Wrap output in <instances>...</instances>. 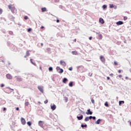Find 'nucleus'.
Here are the masks:
<instances>
[{
  "mask_svg": "<svg viewBox=\"0 0 131 131\" xmlns=\"http://www.w3.org/2000/svg\"><path fill=\"white\" fill-rule=\"evenodd\" d=\"M8 8L11 11L12 13L15 14H17V10L15 7L12 5H9Z\"/></svg>",
  "mask_w": 131,
  "mask_h": 131,
  "instance_id": "1",
  "label": "nucleus"
},
{
  "mask_svg": "<svg viewBox=\"0 0 131 131\" xmlns=\"http://www.w3.org/2000/svg\"><path fill=\"white\" fill-rule=\"evenodd\" d=\"M100 60L101 61H102V63H105L106 62V59L104 56L101 55L100 56Z\"/></svg>",
  "mask_w": 131,
  "mask_h": 131,
  "instance_id": "2",
  "label": "nucleus"
},
{
  "mask_svg": "<svg viewBox=\"0 0 131 131\" xmlns=\"http://www.w3.org/2000/svg\"><path fill=\"white\" fill-rule=\"evenodd\" d=\"M38 89L41 93H43V86H38Z\"/></svg>",
  "mask_w": 131,
  "mask_h": 131,
  "instance_id": "3",
  "label": "nucleus"
},
{
  "mask_svg": "<svg viewBox=\"0 0 131 131\" xmlns=\"http://www.w3.org/2000/svg\"><path fill=\"white\" fill-rule=\"evenodd\" d=\"M30 52H31L30 50H28L26 52V55L24 56L25 58H26L27 57H29L30 56Z\"/></svg>",
  "mask_w": 131,
  "mask_h": 131,
  "instance_id": "4",
  "label": "nucleus"
},
{
  "mask_svg": "<svg viewBox=\"0 0 131 131\" xmlns=\"http://www.w3.org/2000/svg\"><path fill=\"white\" fill-rule=\"evenodd\" d=\"M6 78H7L8 79L11 80V79H12L13 77H12V76H11L10 74H8L6 75Z\"/></svg>",
  "mask_w": 131,
  "mask_h": 131,
  "instance_id": "5",
  "label": "nucleus"
},
{
  "mask_svg": "<svg viewBox=\"0 0 131 131\" xmlns=\"http://www.w3.org/2000/svg\"><path fill=\"white\" fill-rule=\"evenodd\" d=\"M86 114L87 115H92L93 114V112L92 111H91L90 109H88V112H86Z\"/></svg>",
  "mask_w": 131,
  "mask_h": 131,
  "instance_id": "6",
  "label": "nucleus"
},
{
  "mask_svg": "<svg viewBox=\"0 0 131 131\" xmlns=\"http://www.w3.org/2000/svg\"><path fill=\"white\" fill-rule=\"evenodd\" d=\"M92 119V116H90V117H86L85 118L84 121L86 122V121H89V120H91Z\"/></svg>",
  "mask_w": 131,
  "mask_h": 131,
  "instance_id": "7",
  "label": "nucleus"
},
{
  "mask_svg": "<svg viewBox=\"0 0 131 131\" xmlns=\"http://www.w3.org/2000/svg\"><path fill=\"white\" fill-rule=\"evenodd\" d=\"M21 122L23 125H25L26 124V120L24 118H21Z\"/></svg>",
  "mask_w": 131,
  "mask_h": 131,
  "instance_id": "8",
  "label": "nucleus"
},
{
  "mask_svg": "<svg viewBox=\"0 0 131 131\" xmlns=\"http://www.w3.org/2000/svg\"><path fill=\"white\" fill-rule=\"evenodd\" d=\"M60 63L61 65L63 66L64 67L66 66V63L65 62V61H63L62 60H61L60 61Z\"/></svg>",
  "mask_w": 131,
  "mask_h": 131,
  "instance_id": "9",
  "label": "nucleus"
},
{
  "mask_svg": "<svg viewBox=\"0 0 131 131\" xmlns=\"http://www.w3.org/2000/svg\"><path fill=\"white\" fill-rule=\"evenodd\" d=\"M83 115H81V116H77V119H78V120H82V119H83Z\"/></svg>",
  "mask_w": 131,
  "mask_h": 131,
  "instance_id": "10",
  "label": "nucleus"
},
{
  "mask_svg": "<svg viewBox=\"0 0 131 131\" xmlns=\"http://www.w3.org/2000/svg\"><path fill=\"white\" fill-rule=\"evenodd\" d=\"M38 124H39V126H40L41 127H42V126H43V122L42 121H39L38 122Z\"/></svg>",
  "mask_w": 131,
  "mask_h": 131,
  "instance_id": "11",
  "label": "nucleus"
},
{
  "mask_svg": "<svg viewBox=\"0 0 131 131\" xmlns=\"http://www.w3.org/2000/svg\"><path fill=\"white\" fill-rule=\"evenodd\" d=\"M99 22L102 24H103L104 23V20L102 18H99Z\"/></svg>",
  "mask_w": 131,
  "mask_h": 131,
  "instance_id": "12",
  "label": "nucleus"
},
{
  "mask_svg": "<svg viewBox=\"0 0 131 131\" xmlns=\"http://www.w3.org/2000/svg\"><path fill=\"white\" fill-rule=\"evenodd\" d=\"M116 24H117L118 26L122 25L123 24V22L122 21H119L117 22Z\"/></svg>",
  "mask_w": 131,
  "mask_h": 131,
  "instance_id": "13",
  "label": "nucleus"
},
{
  "mask_svg": "<svg viewBox=\"0 0 131 131\" xmlns=\"http://www.w3.org/2000/svg\"><path fill=\"white\" fill-rule=\"evenodd\" d=\"M16 77V80L18 82L22 81V78L20 77Z\"/></svg>",
  "mask_w": 131,
  "mask_h": 131,
  "instance_id": "14",
  "label": "nucleus"
},
{
  "mask_svg": "<svg viewBox=\"0 0 131 131\" xmlns=\"http://www.w3.org/2000/svg\"><path fill=\"white\" fill-rule=\"evenodd\" d=\"M67 81H68V79L66 78H64L62 81L63 83H66V82Z\"/></svg>",
  "mask_w": 131,
  "mask_h": 131,
  "instance_id": "15",
  "label": "nucleus"
},
{
  "mask_svg": "<svg viewBox=\"0 0 131 131\" xmlns=\"http://www.w3.org/2000/svg\"><path fill=\"white\" fill-rule=\"evenodd\" d=\"M72 54L74 55H77L78 52L77 51H72Z\"/></svg>",
  "mask_w": 131,
  "mask_h": 131,
  "instance_id": "16",
  "label": "nucleus"
},
{
  "mask_svg": "<svg viewBox=\"0 0 131 131\" xmlns=\"http://www.w3.org/2000/svg\"><path fill=\"white\" fill-rule=\"evenodd\" d=\"M56 108V106L55 105L51 106V109L53 111L55 110Z\"/></svg>",
  "mask_w": 131,
  "mask_h": 131,
  "instance_id": "17",
  "label": "nucleus"
},
{
  "mask_svg": "<svg viewBox=\"0 0 131 131\" xmlns=\"http://www.w3.org/2000/svg\"><path fill=\"white\" fill-rule=\"evenodd\" d=\"M41 12H46L47 11V9L46 8H41Z\"/></svg>",
  "mask_w": 131,
  "mask_h": 131,
  "instance_id": "18",
  "label": "nucleus"
},
{
  "mask_svg": "<svg viewBox=\"0 0 131 131\" xmlns=\"http://www.w3.org/2000/svg\"><path fill=\"white\" fill-rule=\"evenodd\" d=\"M64 102H68V100H69V99H68V97H64Z\"/></svg>",
  "mask_w": 131,
  "mask_h": 131,
  "instance_id": "19",
  "label": "nucleus"
},
{
  "mask_svg": "<svg viewBox=\"0 0 131 131\" xmlns=\"http://www.w3.org/2000/svg\"><path fill=\"white\" fill-rule=\"evenodd\" d=\"M69 85L70 87H73V82H70L69 84Z\"/></svg>",
  "mask_w": 131,
  "mask_h": 131,
  "instance_id": "20",
  "label": "nucleus"
},
{
  "mask_svg": "<svg viewBox=\"0 0 131 131\" xmlns=\"http://www.w3.org/2000/svg\"><path fill=\"white\" fill-rule=\"evenodd\" d=\"M30 62L31 63H32L33 64H34L35 66H36V64L34 62H33V59H30Z\"/></svg>",
  "mask_w": 131,
  "mask_h": 131,
  "instance_id": "21",
  "label": "nucleus"
},
{
  "mask_svg": "<svg viewBox=\"0 0 131 131\" xmlns=\"http://www.w3.org/2000/svg\"><path fill=\"white\" fill-rule=\"evenodd\" d=\"M101 122V119H98L97 120V121H96V124H99Z\"/></svg>",
  "mask_w": 131,
  "mask_h": 131,
  "instance_id": "22",
  "label": "nucleus"
},
{
  "mask_svg": "<svg viewBox=\"0 0 131 131\" xmlns=\"http://www.w3.org/2000/svg\"><path fill=\"white\" fill-rule=\"evenodd\" d=\"M124 101H119V105L121 106V105L122 104H124Z\"/></svg>",
  "mask_w": 131,
  "mask_h": 131,
  "instance_id": "23",
  "label": "nucleus"
},
{
  "mask_svg": "<svg viewBox=\"0 0 131 131\" xmlns=\"http://www.w3.org/2000/svg\"><path fill=\"white\" fill-rule=\"evenodd\" d=\"M63 72V70L62 69H60L59 71H58V73H60V74H61L62 72Z\"/></svg>",
  "mask_w": 131,
  "mask_h": 131,
  "instance_id": "24",
  "label": "nucleus"
},
{
  "mask_svg": "<svg viewBox=\"0 0 131 131\" xmlns=\"http://www.w3.org/2000/svg\"><path fill=\"white\" fill-rule=\"evenodd\" d=\"M81 127H86L87 125L86 124H85V125L82 124V125H81Z\"/></svg>",
  "mask_w": 131,
  "mask_h": 131,
  "instance_id": "25",
  "label": "nucleus"
},
{
  "mask_svg": "<svg viewBox=\"0 0 131 131\" xmlns=\"http://www.w3.org/2000/svg\"><path fill=\"white\" fill-rule=\"evenodd\" d=\"M114 5H113V4H111V5H110V8H114Z\"/></svg>",
  "mask_w": 131,
  "mask_h": 131,
  "instance_id": "26",
  "label": "nucleus"
},
{
  "mask_svg": "<svg viewBox=\"0 0 131 131\" xmlns=\"http://www.w3.org/2000/svg\"><path fill=\"white\" fill-rule=\"evenodd\" d=\"M48 70H49V71H53V68L52 67H49V68L48 69Z\"/></svg>",
  "mask_w": 131,
  "mask_h": 131,
  "instance_id": "27",
  "label": "nucleus"
},
{
  "mask_svg": "<svg viewBox=\"0 0 131 131\" xmlns=\"http://www.w3.org/2000/svg\"><path fill=\"white\" fill-rule=\"evenodd\" d=\"M27 124L29 126H30L31 125V122H27Z\"/></svg>",
  "mask_w": 131,
  "mask_h": 131,
  "instance_id": "28",
  "label": "nucleus"
},
{
  "mask_svg": "<svg viewBox=\"0 0 131 131\" xmlns=\"http://www.w3.org/2000/svg\"><path fill=\"white\" fill-rule=\"evenodd\" d=\"M103 8V9H106L107 8V6L105 5H104L103 6H102Z\"/></svg>",
  "mask_w": 131,
  "mask_h": 131,
  "instance_id": "29",
  "label": "nucleus"
},
{
  "mask_svg": "<svg viewBox=\"0 0 131 131\" xmlns=\"http://www.w3.org/2000/svg\"><path fill=\"white\" fill-rule=\"evenodd\" d=\"M124 20H126L127 19V16H124Z\"/></svg>",
  "mask_w": 131,
  "mask_h": 131,
  "instance_id": "30",
  "label": "nucleus"
},
{
  "mask_svg": "<svg viewBox=\"0 0 131 131\" xmlns=\"http://www.w3.org/2000/svg\"><path fill=\"white\" fill-rule=\"evenodd\" d=\"M29 105V103L28 102H27L25 103V105L26 106H28Z\"/></svg>",
  "mask_w": 131,
  "mask_h": 131,
  "instance_id": "31",
  "label": "nucleus"
},
{
  "mask_svg": "<svg viewBox=\"0 0 131 131\" xmlns=\"http://www.w3.org/2000/svg\"><path fill=\"white\" fill-rule=\"evenodd\" d=\"M9 33L10 35H13V32L12 31H9Z\"/></svg>",
  "mask_w": 131,
  "mask_h": 131,
  "instance_id": "32",
  "label": "nucleus"
},
{
  "mask_svg": "<svg viewBox=\"0 0 131 131\" xmlns=\"http://www.w3.org/2000/svg\"><path fill=\"white\" fill-rule=\"evenodd\" d=\"M48 100H46L44 101V103H45V104H47V103H48Z\"/></svg>",
  "mask_w": 131,
  "mask_h": 131,
  "instance_id": "33",
  "label": "nucleus"
},
{
  "mask_svg": "<svg viewBox=\"0 0 131 131\" xmlns=\"http://www.w3.org/2000/svg\"><path fill=\"white\" fill-rule=\"evenodd\" d=\"M2 13H3V10L1 8H0V14H2Z\"/></svg>",
  "mask_w": 131,
  "mask_h": 131,
  "instance_id": "34",
  "label": "nucleus"
},
{
  "mask_svg": "<svg viewBox=\"0 0 131 131\" xmlns=\"http://www.w3.org/2000/svg\"><path fill=\"white\" fill-rule=\"evenodd\" d=\"M61 69H60V68L59 67H57L56 68V70L58 71H59L60 70H61Z\"/></svg>",
  "mask_w": 131,
  "mask_h": 131,
  "instance_id": "35",
  "label": "nucleus"
},
{
  "mask_svg": "<svg viewBox=\"0 0 131 131\" xmlns=\"http://www.w3.org/2000/svg\"><path fill=\"white\" fill-rule=\"evenodd\" d=\"M114 64H115V66L118 65V62H117V61H114Z\"/></svg>",
  "mask_w": 131,
  "mask_h": 131,
  "instance_id": "36",
  "label": "nucleus"
},
{
  "mask_svg": "<svg viewBox=\"0 0 131 131\" xmlns=\"http://www.w3.org/2000/svg\"><path fill=\"white\" fill-rule=\"evenodd\" d=\"M1 88H4V87H5V84H1Z\"/></svg>",
  "mask_w": 131,
  "mask_h": 131,
  "instance_id": "37",
  "label": "nucleus"
},
{
  "mask_svg": "<svg viewBox=\"0 0 131 131\" xmlns=\"http://www.w3.org/2000/svg\"><path fill=\"white\" fill-rule=\"evenodd\" d=\"M92 102L93 103V104H95V100L94 99H92Z\"/></svg>",
  "mask_w": 131,
  "mask_h": 131,
  "instance_id": "38",
  "label": "nucleus"
},
{
  "mask_svg": "<svg viewBox=\"0 0 131 131\" xmlns=\"http://www.w3.org/2000/svg\"><path fill=\"white\" fill-rule=\"evenodd\" d=\"M92 119H93L94 120H96V117H92Z\"/></svg>",
  "mask_w": 131,
  "mask_h": 131,
  "instance_id": "39",
  "label": "nucleus"
},
{
  "mask_svg": "<svg viewBox=\"0 0 131 131\" xmlns=\"http://www.w3.org/2000/svg\"><path fill=\"white\" fill-rule=\"evenodd\" d=\"M28 16H25V17H24V19H25V20L28 19Z\"/></svg>",
  "mask_w": 131,
  "mask_h": 131,
  "instance_id": "40",
  "label": "nucleus"
},
{
  "mask_svg": "<svg viewBox=\"0 0 131 131\" xmlns=\"http://www.w3.org/2000/svg\"><path fill=\"white\" fill-rule=\"evenodd\" d=\"M31 28H29L28 29V32H30V31H31Z\"/></svg>",
  "mask_w": 131,
  "mask_h": 131,
  "instance_id": "41",
  "label": "nucleus"
},
{
  "mask_svg": "<svg viewBox=\"0 0 131 131\" xmlns=\"http://www.w3.org/2000/svg\"><path fill=\"white\" fill-rule=\"evenodd\" d=\"M104 105H105V106H108V104L107 103H105L104 104Z\"/></svg>",
  "mask_w": 131,
  "mask_h": 131,
  "instance_id": "42",
  "label": "nucleus"
},
{
  "mask_svg": "<svg viewBox=\"0 0 131 131\" xmlns=\"http://www.w3.org/2000/svg\"><path fill=\"white\" fill-rule=\"evenodd\" d=\"M72 70H73V68L72 67L69 68V70H70V71H72Z\"/></svg>",
  "mask_w": 131,
  "mask_h": 131,
  "instance_id": "43",
  "label": "nucleus"
},
{
  "mask_svg": "<svg viewBox=\"0 0 131 131\" xmlns=\"http://www.w3.org/2000/svg\"><path fill=\"white\" fill-rule=\"evenodd\" d=\"M8 89H9L10 90H11V91H14V89H11V88H8Z\"/></svg>",
  "mask_w": 131,
  "mask_h": 131,
  "instance_id": "44",
  "label": "nucleus"
},
{
  "mask_svg": "<svg viewBox=\"0 0 131 131\" xmlns=\"http://www.w3.org/2000/svg\"><path fill=\"white\" fill-rule=\"evenodd\" d=\"M110 76H111V77H113V76H114L113 74H110Z\"/></svg>",
  "mask_w": 131,
  "mask_h": 131,
  "instance_id": "45",
  "label": "nucleus"
},
{
  "mask_svg": "<svg viewBox=\"0 0 131 131\" xmlns=\"http://www.w3.org/2000/svg\"><path fill=\"white\" fill-rule=\"evenodd\" d=\"M118 77H119V78H122V75H118Z\"/></svg>",
  "mask_w": 131,
  "mask_h": 131,
  "instance_id": "46",
  "label": "nucleus"
},
{
  "mask_svg": "<svg viewBox=\"0 0 131 131\" xmlns=\"http://www.w3.org/2000/svg\"><path fill=\"white\" fill-rule=\"evenodd\" d=\"M106 78H107V80H110V77H107Z\"/></svg>",
  "mask_w": 131,
  "mask_h": 131,
  "instance_id": "47",
  "label": "nucleus"
},
{
  "mask_svg": "<svg viewBox=\"0 0 131 131\" xmlns=\"http://www.w3.org/2000/svg\"><path fill=\"white\" fill-rule=\"evenodd\" d=\"M5 111H6V107H4L3 111L5 112Z\"/></svg>",
  "mask_w": 131,
  "mask_h": 131,
  "instance_id": "48",
  "label": "nucleus"
},
{
  "mask_svg": "<svg viewBox=\"0 0 131 131\" xmlns=\"http://www.w3.org/2000/svg\"><path fill=\"white\" fill-rule=\"evenodd\" d=\"M45 28V27L43 26H42L41 27H40V29H44Z\"/></svg>",
  "mask_w": 131,
  "mask_h": 131,
  "instance_id": "49",
  "label": "nucleus"
},
{
  "mask_svg": "<svg viewBox=\"0 0 131 131\" xmlns=\"http://www.w3.org/2000/svg\"><path fill=\"white\" fill-rule=\"evenodd\" d=\"M15 110H16V111H19V107H16V108H15Z\"/></svg>",
  "mask_w": 131,
  "mask_h": 131,
  "instance_id": "50",
  "label": "nucleus"
},
{
  "mask_svg": "<svg viewBox=\"0 0 131 131\" xmlns=\"http://www.w3.org/2000/svg\"><path fill=\"white\" fill-rule=\"evenodd\" d=\"M56 22H57V23H59V19H57Z\"/></svg>",
  "mask_w": 131,
  "mask_h": 131,
  "instance_id": "51",
  "label": "nucleus"
},
{
  "mask_svg": "<svg viewBox=\"0 0 131 131\" xmlns=\"http://www.w3.org/2000/svg\"><path fill=\"white\" fill-rule=\"evenodd\" d=\"M121 72V70H119L118 71V73H120Z\"/></svg>",
  "mask_w": 131,
  "mask_h": 131,
  "instance_id": "52",
  "label": "nucleus"
},
{
  "mask_svg": "<svg viewBox=\"0 0 131 131\" xmlns=\"http://www.w3.org/2000/svg\"><path fill=\"white\" fill-rule=\"evenodd\" d=\"M125 79H126V80H127V79H128V77H125Z\"/></svg>",
  "mask_w": 131,
  "mask_h": 131,
  "instance_id": "53",
  "label": "nucleus"
},
{
  "mask_svg": "<svg viewBox=\"0 0 131 131\" xmlns=\"http://www.w3.org/2000/svg\"><path fill=\"white\" fill-rule=\"evenodd\" d=\"M92 37H90L89 39L92 40Z\"/></svg>",
  "mask_w": 131,
  "mask_h": 131,
  "instance_id": "54",
  "label": "nucleus"
},
{
  "mask_svg": "<svg viewBox=\"0 0 131 131\" xmlns=\"http://www.w3.org/2000/svg\"><path fill=\"white\" fill-rule=\"evenodd\" d=\"M41 46L43 47V44L42 43H40Z\"/></svg>",
  "mask_w": 131,
  "mask_h": 131,
  "instance_id": "55",
  "label": "nucleus"
},
{
  "mask_svg": "<svg viewBox=\"0 0 131 131\" xmlns=\"http://www.w3.org/2000/svg\"><path fill=\"white\" fill-rule=\"evenodd\" d=\"M74 42H76L77 39H75L74 40Z\"/></svg>",
  "mask_w": 131,
  "mask_h": 131,
  "instance_id": "56",
  "label": "nucleus"
},
{
  "mask_svg": "<svg viewBox=\"0 0 131 131\" xmlns=\"http://www.w3.org/2000/svg\"><path fill=\"white\" fill-rule=\"evenodd\" d=\"M130 126H131V122H130Z\"/></svg>",
  "mask_w": 131,
  "mask_h": 131,
  "instance_id": "57",
  "label": "nucleus"
}]
</instances>
